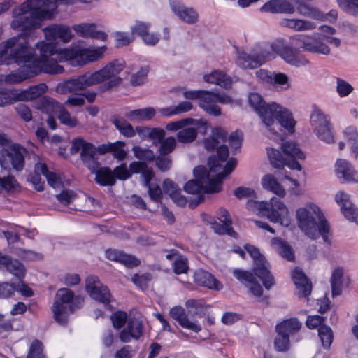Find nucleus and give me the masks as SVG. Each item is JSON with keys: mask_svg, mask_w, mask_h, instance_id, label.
<instances>
[{"mask_svg": "<svg viewBox=\"0 0 358 358\" xmlns=\"http://www.w3.org/2000/svg\"><path fill=\"white\" fill-rule=\"evenodd\" d=\"M233 275L244 285L252 295L257 297L262 295L263 289L252 273L241 269H235L233 271Z\"/></svg>", "mask_w": 358, "mask_h": 358, "instance_id": "4be33fe9", "label": "nucleus"}, {"mask_svg": "<svg viewBox=\"0 0 358 358\" xmlns=\"http://www.w3.org/2000/svg\"><path fill=\"white\" fill-rule=\"evenodd\" d=\"M335 201L341 208V213L346 219L356 222L357 213L350 200V196L345 192H338L335 196Z\"/></svg>", "mask_w": 358, "mask_h": 358, "instance_id": "c756f323", "label": "nucleus"}, {"mask_svg": "<svg viewBox=\"0 0 358 358\" xmlns=\"http://www.w3.org/2000/svg\"><path fill=\"white\" fill-rule=\"evenodd\" d=\"M227 133L221 128H214L212 136L204 140L203 144L208 151L217 149V155L208 157V166L211 172H218L222 169V164L229 157V149L225 145H220L226 141Z\"/></svg>", "mask_w": 358, "mask_h": 358, "instance_id": "6e6552de", "label": "nucleus"}, {"mask_svg": "<svg viewBox=\"0 0 358 358\" xmlns=\"http://www.w3.org/2000/svg\"><path fill=\"white\" fill-rule=\"evenodd\" d=\"M36 47L39 50L40 57H37L34 48L31 66L39 69L38 74L43 72L52 75L61 74L64 71V67L57 62L69 61L72 66H82L102 58L106 50L105 45L60 49L56 43H46L43 41L38 42Z\"/></svg>", "mask_w": 358, "mask_h": 358, "instance_id": "f257e3e1", "label": "nucleus"}, {"mask_svg": "<svg viewBox=\"0 0 358 358\" xmlns=\"http://www.w3.org/2000/svg\"><path fill=\"white\" fill-rule=\"evenodd\" d=\"M336 90L340 97H346L354 90L353 86L346 80L341 78H336Z\"/></svg>", "mask_w": 358, "mask_h": 358, "instance_id": "13d9d810", "label": "nucleus"}, {"mask_svg": "<svg viewBox=\"0 0 358 358\" xmlns=\"http://www.w3.org/2000/svg\"><path fill=\"white\" fill-rule=\"evenodd\" d=\"M34 48L29 45L28 36L20 34L0 43V64L16 63L21 67L8 75H0L6 84L20 83L38 74L39 69L31 66Z\"/></svg>", "mask_w": 358, "mask_h": 358, "instance_id": "f03ea898", "label": "nucleus"}, {"mask_svg": "<svg viewBox=\"0 0 358 358\" xmlns=\"http://www.w3.org/2000/svg\"><path fill=\"white\" fill-rule=\"evenodd\" d=\"M113 124L119 131L126 137H133L136 134V131L131 124L125 122L124 120L115 118Z\"/></svg>", "mask_w": 358, "mask_h": 358, "instance_id": "864d4df0", "label": "nucleus"}, {"mask_svg": "<svg viewBox=\"0 0 358 358\" xmlns=\"http://www.w3.org/2000/svg\"><path fill=\"white\" fill-rule=\"evenodd\" d=\"M70 152L72 155L80 152V159L83 163L94 172L99 166L97 157L98 148L92 143L87 142L81 137L76 138L72 141Z\"/></svg>", "mask_w": 358, "mask_h": 358, "instance_id": "f8f14e48", "label": "nucleus"}, {"mask_svg": "<svg viewBox=\"0 0 358 358\" xmlns=\"http://www.w3.org/2000/svg\"><path fill=\"white\" fill-rule=\"evenodd\" d=\"M159 144V154L169 155V154L174 150L176 146V141L174 137L169 136L164 138Z\"/></svg>", "mask_w": 358, "mask_h": 358, "instance_id": "e2e57ef3", "label": "nucleus"}, {"mask_svg": "<svg viewBox=\"0 0 358 358\" xmlns=\"http://www.w3.org/2000/svg\"><path fill=\"white\" fill-rule=\"evenodd\" d=\"M194 282L201 286L206 287L210 289H220L222 285L218 280L209 272L202 269L195 271L194 275Z\"/></svg>", "mask_w": 358, "mask_h": 358, "instance_id": "c9c22d12", "label": "nucleus"}, {"mask_svg": "<svg viewBox=\"0 0 358 358\" xmlns=\"http://www.w3.org/2000/svg\"><path fill=\"white\" fill-rule=\"evenodd\" d=\"M348 283L349 279L344 277V271L342 267L336 268L331 273L330 282L331 293L333 296H339L342 294L344 282Z\"/></svg>", "mask_w": 358, "mask_h": 358, "instance_id": "58836bf2", "label": "nucleus"}, {"mask_svg": "<svg viewBox=\"0 0 358 358\" xmlns=\"http://www.w3.org/2000/svg\"><path fill=\"white\" fill-rule=\"evenodd\" d=\"M292 280L299 297H308L312 290L311 282L307 278L301 269L296 268L292 273Z\"/></svg>", "mask_w": 358, "mask_h": 358, "instance_id": "c85d7f7f", "label": "nucleus"}, {"mask_svg": "<svg viewBox=\"0 0 358 358\" xmlns=\"http://www.w3.org/2000/svg\"><path fill=\"white\" fill-rule=\"evenodd\" d=\"M277 331V336L275 339V348L279 352H285L289 348V336L284 332Z\"/></svg>", "mask_w": 358, "mask_h": 358, "instance_id": "052dcab7", "label": "nucleus"}, {"mask_svg": "<svg viewBox=\"0 0 358 358\" xmlns=\"http://www.w3.org/2000/svg\"><path fill=\"white\" fill-rule=\"evenodd\" d=\"M25 148L18 143H11L7 148L0 150V165L4 169L10 166L17 171H20L24 166V157L27 154Z\"/></svg>", "mask_w": 358, "mask_h": 358, "instance_id": "2eb2a0df", "label": "nucleus"}, {"mask_svg": "<svg viewBox=\"0 0 358 358\" xmlns=\"http://www.w3.org/2000/svg\"><path fill=\"white\" fill-rule=\"evenodd\" d=\"M155 115V110L152 107L131 110L125 113V117L132 122L147 121Z\"/></svg>", "mask_w": 358, "mask_h": 358, "instance_id": "37998d69", "label": "nucleus"}, {"mask_svg": "<svg viewBox=\"0 0 358 358\" xmlns=\"http://www.w3.org/2000/svg\"><path fill=\"white\" fill-rule=\"evenodd\" d=\"M62 106V104L52 98L43 96L38 101L36 108L43 113L48 114V116H57Z\"/></svg>", "mask_w": 358, "mask_h": 358, "instance_id": "a19ab883", "label": "nucleus"}, {"mask_svg": "<svg viewBox=\"0 0 358 358\" xmlns=\"http://www.w3.org/2000/svg\"><path fill=\"white\" fill-rule=\"evenodd\" d=\"M48 86L45 83L33 85L23 90H18L19 101H31L36 99L46 92Z\"/></svg>", "mask_w": 358, "mask_h": 358, "instance_id": "ea45409f", "label": "nucleus"}, {"mask_svg": "<svg viewBox=\"0 0 358 358\" xmlns=\"http://www.w3.org/2000/svg\"><path fill=\"white\" fill-rule=\"evenodd\" d=\"M318 336L322 346L324 348H329L333 341V332L331 329L327 325L320 327L318 329Z\"/></svg>", "mask_w": 358, "mask_h": 358, "instance_id": "5fc2aeb1", "label": "nucleus"}, {"mask_svg": "<svg viewBox=\"0 0 358 358\" xmlns=\"http://www.w3.org/2000/svg\"><path fill=\"white\" fill-rule=\"evenodd\" d=\"M292 40L296 41L304 51L324 55H329L331 53L328 43L319 32H314L312 34H297L294 36Z\"/></svg>", "mask_w": 358, "mask_h": 358, "instance_id": "dca6fc26", "label": "nucleus"}, {"mask_svg": "<svg viewBox=\"0 0 358 358\" xmlns=\"http://www.w3.org/2000/svg\"><path fill=\"white\" fill-rule=\"evenodd\" d=\"M92 80L91 72H87L76 78L68 79L58 83L56 90L57 92L62 94L75 93L78 91L85 90L91 86H94V85Z\"/></svg>", "mask_w": 358, "mask_h": 358, "instance_id": "6ab92c4d", "label": "nucleus"}, {"mask_svg": "<svg viewBox=\"0 0 358 358\" xmlns=\"http://www.w3.org/2000/svg\"><path fill=\"white\" fill-rule=\"evenodd\" d=\"M319 30L321 31L320 34L322 36V38L326 40L328 43L332 44L335 47H339L341 45V40L338 38L332 36L336 31L334 27L328 25H321L319 27Z\"/></svg>", "mask_w": 358, "mask_h": 358, "instance_id": "8fccbe9b", "label": "nucleus"}, {"mask_svg": "<svg viewBox=\"0 0 358 358\" xmlns=\"http://www.w3.org/2000/svg\"><path fill=\"white\" fill-rule=\"evenodd\" d=\"M169 314L182 327L195 333H198L201 330V326L199 322L196 320H190L185 314L182 307L180 306L173 307L170 310Z\"/></svg>", "mask_w": 358, "mask_h": 358, "instance_id": "393cba45", "label": "nucleus"}, {"mask_svg": "<svg viewBox=\"0 0 358 358\" xmlns=\"http://www.w3.org/2000/svg\"><path fill=\"white\" fill-rule=\"evenodd\" d=\"M143 322L138 318H129L124 328L120 332V339L123 343L138 340L143 335Z\"/></svg>", "mask_w": 358, "mask_h": 358, "instance_id": "5701e85b", "label": "nucleus"}, {"mask_svg": "<svg viewBox=\"0 0 358 358\" xmlns=\"http://www.w3.org/2000/svg\"><path fill=\"white\" fill-rule=\"evenodd\" d=\"M248 102L262 119L266 128L264 133L269 138L277 142L283 141L284 134L281 133V127L290 134L294 132L296 122L292 113L286 108L275 102L265 103L257 93H250Z\"/></svg>", "mask_w": 358, "mask_h": 358, "instance_id": "7ed1b4c3", "label": "nucleus"}, {"mask_svg": "<svg viewBox=\"0 0 358 358\" xmlns=\"http://www.w3.org/2000/svg\"><path fill=\"white\" fill-rule=\"evenodd\" d=\"M260 10L273 14L292 15L296 8L289 0H269L261 7Z\"/></svg>", "mask_w": 358, "mask_h": 358, "instance_id": "b1692460", "label": "nucleus"}, {"mask_svg": "<svg viewBox=\"0 0 358 358\" xmlns=\"http://www.w3.org/2000/svg\"><path fill=\"white\" fill-rule=\"evenodd\" d=\"M336 171L338 178H342L344 182H358V172L347 160L338 159L336 163Z\"/></svg>", "mask_w": 358, "mask_h": 358, "instance_id": "cd10ccee", "label": "nucleus"}, {"mask_svg": "<svg viewBox=\"0 0 358 358\" xmlns=\"http://www.w3.org/2000/svg\"><path fill=\"white\" fill-rule=\"evenodd\" d=\"M95 173V181L101 186H112L115 183L113 171L106 166L99 167L92 172Z\"/></svg>", "mask_w": 358, "mask_h": 358, "instance_id": "79ce46f5", "label": "nucleus"}, {"mask_svg": "<svg viewBox=\"0 0 358 358\" xmlns=\"http://www.w3.org/2000/svg\"><path fill=\"white\" fill-rule=\"evenodd\" d=\"M337 3L346 13L358 16V0H337Z\"/></svg>", "mask_w": 358, "mask_h": 358, "instance_id": "4d7b16f0", "label": "nucleus"}, {"mask_svg": "<svg viewBox=\"0 0 358 358\" xmlns=\"http://www.w3.org/2000/svg\"><path fill=\"white\" fill-rule=\"evenodd\" d=\"M36 169L38 171H41V174L45 177L50 186L53 188H57L59 186V178L55 173L50 171L45 164H36Z\"/></svg>", "mask_w": 358, "mask_h": 358, "instance_id": "de8ad7c7", "label": "nucleus"}, {"mask_svg": "<svg viewBox=\"0 0 358 358\" xmlns=\"http://www.w3.org/2000/svg\"><path fill=\"white\" fill-rule=\"evenodd\" d=\"M219 173H224V167L222 166V169L220 171L214 173L210 171L208 173L206 172V169L204 166H199L194 168V175L196 177V180H203V183H206L205 178H215L216 176Z\"/></svg>", "mask_w": 358, "mask_h": 358, "instance_id": "bf43d9fd", "label": "nucleus"}, {"mask_svg": "<svg viewBox=\"0 0 358 358\" xmlns=\"http://www.w3.org/2000/svg\"><path fill=\"white\" fill-rule=\"evenodd\" d=\"M273 59V53L268 49H255L250 53L238 51L236 64L243 69H255Z\"/></svg>", "mask_w": 358, "mask_h": 358, "instance_id": "f3484780", "label": "nucleus"}, {"mask_svg": "<svg viewBox=\"0 0 358 358\" xmlns=\"http://www.w3.org/2000/svg\"><path fill=\"white\" fill-rule=\"evenodd\" d=\"M203 80L208 83L217 85L226 89L231 87L232 84L231 78L221 70H213L210 73L205 74Z\"/></svg>", "mask_w": 358, "mask_h": 358, "instance_id": "e433bc0d", "label": "nucleus"}, {"mask_svg": "<svg viewBox=\"0 0 358 358\" xmlns=\"http://www.w3.org/2000/svg\"><path fill=\"white\" fill-rule=\"evenodd\" d=\"M183 96L186 99L199 101V106L206 113L213 116L221 115V109L217 103H231V98L225 93H216L208 90H189L183 92Z\"/></svg>", "mask_w": 358, "mask_h": 358, "instance_id": "0eeeda50", "label": "nucleus"}, {"mask_svg": "<svg viewBox=\"0 0 358 358\" xmlns=\"http://www.w3.org/2000/svg\"><path fill=\"white\" fill-rule=\"evenodd\" d=\"M85 288L91 298L103 303L106 307L110 306L111 296L109 289L101 284L96 276L87 278Z\"/></svg>", "mask_w": 358, "mask_h": 358, "instance_id": "aec40b11", "label": "nucleus"}, {"mask_svg": "<svg viewBox=\"0 0 358 358\" xmlns=\"http://www.w3.org/2000/svg\"><path fill=\"white\" fill-rule=\"evenodd\" d=\"M188 125H194L195 127L200 129V131L203 134L206 132L208 129V124L206 120H194L192 118H185L179 121L171 122L166 126V129L170 131H176L182 129Z\"/></svg>", "mask_w": 358, "mask_h": 358, "instance_id": "2f4dec72", "label": "nucleus"}, {"mask_svg": "<svg viewBox=\"0 0 358 358\" xmlns=\"http://www.w3.org/2000/svg\"><path fill=\"white\" fill-rule=\"evenodd\" d=\"M57 117L62 124L70 127H74L78 123L76 117L71 116L70 113L64 108V106H62L61 110H59Z\"/></svg>", "mask_w": 358, "mask_h": 358, "instance_id": "0e129e2a", "label": "nucleus"}, {"mask_svg": "<svg viewBox=\"0 0 358 358\" xmlns=\"http://www.w3.org/2000/svg\"><path fill=\"white\" fill-rule=\"evenodd\" d=\"M310 123L313 132L321 141L327 143L334 142V134L329 115L314 106L310 115Z\"/></svg>", "mask_w": 358, "mask_h": 358, "instance_id": "9b49d317", "label": "nucleus"}, {"mask_svg": "<svg viewBox=\"0 0 358 358\" xmlns=\"http://www.w3.org/2000/svg\"><path fill=\"white\" fill-rule=\"evenodd\" d=\"M173 12L184 22L194 24L198 20L197 13L192 8L185 7L180 1H170Z\"/></svg>", "mask_w": 358, "mask_h": 358, "instance_id": "bb28decb", "label": "nucleus"}, {"mask_svg": "<svg viewBox=\"0 0 358 358\" xmlns=\"http://www.w3.org/2000/svg\"><path fill=\"white\" fill-rule=\"evenodd\" d=\"M134 157L140 160L152 162L155 159L154 152L148 148L135 145L132 148Z\"/></svg>", "mask_w": 358, "mask_h": 358, "instance_id": "6e6d98bb", "label": "nucleus"}, {"mask_svg": "<svg viewBox=\"0 0 358 358\" xmlns=\"http://www.w3.org/2000/svg\"><path fill=\"white\" fill-rule=\"evenodd\" d=\"M173 271L176 274H182L187 272L188 269L187 259L185 257L177 256L173 262Z\"/></svg>", "mask_w": 358, "mask_h": 358, "instance_id": "69168bd1", "label": "nucleus"}, {"mask_svg": "<svg viewBox=\"0 0 358 358\" xmlns=\"http://www.w3.org/2000/svg\"><path fill=\"white\" fill-rule=\"evenodd\" d=\"M196 127H183L177 133L178 142L187 144L193 142L197 137Z\"/></svg>", "mask_w": 358, "mask_h": 358, "instance_id": "09e8293b", "label": "nucleus"}, {"mask_svg": "<svg viewBox=\"0 0 358 358\" xmlns=\"http://www.w3.org/2000/svg\"><path fill=\"white\" fill-rule=\"evenodd\" d=\"M106 257L109 260L121 263L127 267L136 266L139 264V260L135 257L115 249H108L106 251Z\"/></svg>", "mask_w": 358, "mask_h": 358, "instance_id": "f704fd0d", "label": "nucleus"}, {"mask_svg": "<svg viewBox=\"0 0 358 358\" xmlns=\"http://www.w3.org/2000/svg\"><path fill=\"white\" fill-rule=\"evenodd\" d=\"M279 24L295 32L313 31L317 27L315 22L302 18L283 17L279 21Z\"/></svg>", "mask_w": 358, "mask_h": 358, "instance_id": "a878e982", "label": "nucleus"}, {"mask_svg": "<svg viewBox=\"0 0 358 358\" xmlns=\"http://www.w3.org/2000/svg\"><path fill=\"white\" fill-rule=\"evenodd\" d=\"M299 229L309 238L316 239L320 236L324 242L330 244L329 226L320 208L314 203H307L296 213Z\"/></svg>", "mask_w": 358, "mask_h": 358, "instance_id": "20e7f679", "label": "nucleus"}, {"mask_svg": "<svg viewBox=\"0 0 358 358\" xmlns=\"http://www.w3.org/2000/svg\"><path fill=\"white\" fill-rule=\"evenodd\" d=\"M125 143L117 141L114 143L101 144L98 146V151L100 155L107 152H113V156L118 161H123L127 155V152L124 149Z\"/></svg>", "mask_w": 358, "mask_h": 358, "instance_id": "72a5a7b5", "label": "nucleus"}, {"mask_svg": "<svg viewBox=\"0 0 358 358\" xmlns=\"http://www.w3.org/2000/svg\"><path fill=\"white\" fill-rule=\"evenodd\" d=\"M6 271L17 277L19 280H22L25 275V268L23 264L18 260L13 258H10Z\"/></svg>", "mask_w": 358, "mask_h": 358, "instance_id": "603ef678", "label": "nucleus"}, {"mask_svg": "<svg viewBox=\"0 0 358 358\" xmlns=\"http://www.w3.org/2000/svg\"><path fill=\"white\" fill-rule=\"evenodd\" d=\"M281 148L283 154L278 150L267 148V155L273 166L282 168L286 165L291 169L301 171V166L296 160L305 159L306 155L299 145L294 142L286 141L282 143Z\"/></svg>", "mask_w": 358, "mask_h": 358, "instance_id": "423d86ee", "label": "nucleus"}, {"mask_svg": "<svg viewBox=\"0 0 358 358\" xmlns=\"http://www.w3.org/2000/svg\"><path fill=\"white\" fill-rule=\"evenodd\" d=\"M150 27L149 22L138 21L131 27V31L134 36L137 35L142 38L148 32Z\"/></svg>", "mask_w": 358, "mask_h": 358, "instance_id": "774afa93", "label": "nucleus"}, {"mask_svg": "<svg viewBox=\"0 0 358 358\" xmlns=\"http://www.w3.org/2000/svg\"><path fill=\"white\" fill-rule=\"evenodd\" d=\"M163 189L169 194L175 203L180 206H185L187 200L180 193V189L172 180L166 179L163 182Z\"/></svg>", "mask_w": 358, "mask_h": 358, "instance_id": "4c0bfd02", "label": "nucleus"}, {"mask_svg": "<svg viewBox=\"0 0 358 358\" xmlns=\"http://www.w3.org/2000/svg\"><path fill=\"white\" fill-rule=\"evenodd\" d=\"M73 29L78 36L84 38H92L103 41L107 38V34L97 30L96 24L93 23L76 24L73 26Z\"/></svg>", "mask_w": 358, "mask_h": 358, "instance_id": "473e14b6", "label": "nucleus"}, {"mask_svg": "<svg viewBox=\"0 0 358 358\" xmlns=\"http://www.w3.org/2000/svg\"><path fill=\"white\" fill-rule=\"evenodd\" d=\"M245 250L254 261L253 272L262 281L266 289H271L275 284V280L268 268V263L259 250L254 245L246 244Z\"/></svg>", "mask_w": 358, "mask_h": 358, "instance_id": "4468645a", "label": "nucleus"}, {"mask_svg": "<svg viewBox=\"0 0 358 358\" xmlns=\"http://www.w3.org/2000/svg\"><path fill=\"white\" fill-rule=\"evenodd\" d=\"M150 71L148 66H144L140 68V69L131 77V84L134 86L141 85L147 80V76Z\"/></svg>", "mask_w": 358, "mask_h": 358, "instance_id": "680f3d73", "label": "nucleus"}, {"mask_svg": "<svg viewBox=\"0 0 358 358\" xmlns=\"http://www.w3.org/2000/svg\"><path fill=\"white\" fill-rule=\"evenodd\" d=\"M125 63L122 59H115L101 69L91 73L94 85L103 83L99 90L106 92L116 87L122 82L119 73L124 69Z\"/></svg>", "mask_w": 358, "mask_h": 358, "instance_id": "9d476101", "label": "nucleus"}, {"mask_svg": "<svg viewBox=\"0 0 358 358\" xmlns=\"http://www.w3.org/2000/svg\"><path fill=\"white\" fill-rule=\"evenodd\" d=\"M262 187L278 196L282 197L285 195V190L277 180L270 174L266 175L262 179Z\"/></svg>", "mask_w": 358, "mask_h": 358, "instance_id": "c03bdc74", "label": "nucleus"}, {"mask_svg": "<svg viewBox=\"0 0 358 358\" xmlns=\"http://www.w3.org/2000/svg\"><path fill=\"white\" fill-rule=\"evenodd\" d=\"M272 244L276 247L279 254L288 261L294 259V254L292 247L286 242L279 238H274Z\"/></svg>", "mask_w": 358, "mask_h": 358, "instance_id": "49530a36", "label": "nucleus"}, {"mask_svg": "<svg viewBox=\"0 0 358 358\" xmlns=\"http://www.w3.org/2000/svg\"><path fill=\"white\" fill-rule=\"evenodd\" d=\"M83 301L81 298L74 297L73 292L69 289H59L52 308L55 320L61 324H66L69 314L78 308Z\"/></svg>", "mask_w": 358, "mask_h": 358, "instance_id": "1a4fd4ad", "label": "nucleus"}, {"mask_svg": "<svg viewBox=\"0 0 358 358\" xmlns=\"http://www.w3.org/2000/svg\"><path fill=\"white\" fill-rule=\"evenodd\" d=\"M237 161L235 158H230L224 166V173H219L215 178H205L206 183H203V180H191L188 181L184 186V189L187 193L196 194V199L192 200L190 206L195 207L201 203L203 199L204 193H216L219 192L222 186V180L228 175H229L235 169Z\"/></svg>", "mask_w": 358, "mask_h": 358, "instance_id": "39448f33", "label": "nucleus"}, {"mask_svg": "<svg viewBox=\"0 0 358 358\" xmlns=\"http://www.w3.org/2000/svg\"><path fill=\"white\" fill-rule=\"evenodd\" d=\"M302 1L295 0L297 5L296 10L300 15L321 22L326 20V15L318 8Z\"/></svg>", "mask_w": 358, "mask_h": 358, "instance_id": "7c9ffc66", "label": "nucleus"}, {"mask_svg": "<svg viewBox=\"0 0 358 358\" xmlns=\"http://www.w3.org/2000/svg\"><path fill=\"white\" fill-rule=\"evenodd\" d=\"M45 39L48 43L59 39L63 43H68L73 37V34L69 26L52 24L43 29Z\"/></svg>", "mask_w": 358, "mask_h": 358, "instance_id": "412c9836", "label": "nucleus"}, {"mask_svg": "<svg viewBox=\"0 0 358 358\" xmlns=\"http://www.w3.org/2000/svg\"><path fill=\"white\" fill-rule=\"evenodd\" d=\"M264 216L266 217L271 222L279 223L283 227H288L290 224L287 207L280 199L276 197H273L268 202L267 201Z\"/></svg>", "mask_w": 358, "mask_h": 358, "instance_id": "a211bd4d", "label": "nucleus"}, {"mask_svg": "<svg viewBox=\"0 0 358 358\" xmlns=\"http://www.w3.org/2000/svg\"><path fill=\"white\" fill-rule=\"evenodd\" d=\"M19 101L18 90H4L0 91V107L10 105Z\"/></svg>", "mask_w": 358, "mask_h": 358, "instance_id": "3c124183", "label": "nucleus"}, {"mask_svg": "<svg viewBox=\"0 0 358 358\" xmlns=\"http://www.w3.org/2000/svg\"><path fill=\"white\" fill-rule=\"evenodd\" d=\"M273 53V59L275 55H279L287 64L299 67L309 63L308 60L284 39L275 40L271 44V50Z\"/></svg>", "mask_w": 358, "mask_h": 358, "instance_id": "ddd939ff", "label": "nucleus"}, {"mask_svg": "<svg viewBox=\"0 0 358 358\" xmlns=\"http://www.w3.org/2000/svg\"><path fill=\"white\" fill-rule=\"evenodd\" d=\"M301 327V323L296 318H290L283 320L276 326V331L284 332L288 336L296 334Z\"/></svg>", "mask_w": 358, "mask_h": 358, "instance_id": "a18cd8bd", "label": "nucleus"}, {"mask_svg": "<svg viewBox=\"0 0 358 358\" xmlns=\"http://www.w3.org/2000/svg\"><path fill=\"white\" fill-rule=\"evenodd\" d=\"M212 227L215 233L218 234H227L232 237L236 236V233L233 230L231 224L227 223H213Z\"/></svg>", "mask_w": 358, "mask_h": 358, "instance_id": "338daca9", "label": "nucleus"}]
</instances>
